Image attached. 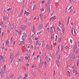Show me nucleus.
<instances>
[{"instance_id": "1", "label": "nucleus", "mask_w": 79, "mask_h": 79, "mask_svg": "<svg viewBox=\"0 0 79 79\" xmlns=\"http://www.w3.org/2000/svg\"><path fill=\"white\" fill-rule=\"evenodd\" d=\"M27 27V26L25 25H22L20 27V28L21 29V30H23V31L26 30V29Z\"/></svg>"}, {"instance_id": "2", "label": "nucleus", "mask_w": 79, "mask_h": 79, "mask_svg": "<svg viewBox=\"0 0 79 79\" xmlns=\"http://www.w3.org/2000/svg\"><path fill=\"white\" fill-rule=\"evenodd\" d=\"M56 63L58 67H60V66H61V64L60 63L59 60H56Z\"/></svg>"}, {"instance_id": "3", "label": "nucleus", "mask_w": 79, "mask_h": 79, "mask_svg": "<svg viewBox=\"0 0 79 79\" xmlns=\"http://www.w3.org/2000/svg\"><path fill=\"white\" fill-rule=\"evenodd\" d=\"M69 58H73V59H75L76 57L74 56V55L73 54H72L69 55Z\"/></svg>"}, {"instance_id": "4", "label": "nucleus", "mask_w": 79, "mask_h": 79, "mask_svg": "<svg viewBox=\"0 0 79 79\" xmlns=\"http://www.w3.org/2000/svg\"><path fill=\"white\" fill-rule=\"evenodd\" d=\"M10 60H11V63H12V61L13 60V54H11L10 56Z\"/></svg>"}, {"instance_id": "5", "label": "nucleus", "mask_w": 79, "mask_h": 79, "mask_svg": "<svg viewBox=\"0 0 79 79\" xmlns=\"http://www.w3.org/2000/svg\"><path fill=\"white\" fill-rule=\"evenodd\" d=\"M73 73H75L77 76H78V73L77 72V70L76 69H73Z\"/></svg>"}, {"instance_id": "6", "label": "nucleus", "mask_w": 79, "mask_h": 79, "mask_svg": "<svg viewBox=\"0 0 79 79\" xmlns=\"http://www.w3.org/2000/svg\"><path fill=\"white\" fill-rule=\"evenodd\" d=\"M51 4V2L50 0H48L47 2L48 6H50V4Z\"/></svg>"}, {"instance_id": "7", "label": "nucleus", "mask_w": 79, "mask_h": 79, "mask_svg": "<svg viewBox=\"0 0 79 79\" xmlns=\"http://www.w3.org/2000/svg\"><path fill=\"white\" fill-rule=\"evenodd\" d=\"M44 61H42L41 63L40 62L39 65V67H41V66H42V65L44 64Z\"/></svg>"}, {"instance_id": "8", "label": "nucleus", "mask_w": 79, "mask_h": 79, "mask_svg": "<svg viewBox=\"0 0 79 79\" xmlns=\"http://www.w3.org/2000/svg\"><path fill=\"white\" fill-rule=\"evenodd\" d=\"M50 32L51 35H52L53 33V27H51Z\"/></svg>"}, {"instance_id": "9", "label": "nucleus", "mask_w": 79, "mask_h": 79, "mask_svg": "<svg viewBox=\"0 0 79 79\" xmlns=\"http://www.w3.org/2000/svg\"><path fill=\"white\" fill-rule=\"evenodd\" d=\"M50 6H48V13H50Z\"/></svg>"}, {"instance_id": "10", "label": "nucleus", "mask_w": 79, "mask_h": 79, "mask_svg": "<svg viewBox=\"0 0 79 79\" xmlns=\"http://www.w3.org/2000/svg\"><path fill=\"white\" fill-rule=\"evenodd\" d=\"M1 71L2 73L4 74L5 73V69H2Z\"/></svg>"}, {"instance_id": "11", "label": "nucleus", "mask_w": 79, "mask_h": 79, "mask_svg": "<svg viewBox=\"0 0 79 79\" xmlns=\"http://www.w3.org/2000/svg\"><path fill=\"white\" fill-rule=\"evenodd\" d=\"M74 48V52H76V49H77V45H75L74 47H73Z\"/></svg>"}, {"instance_id": "12", "label": "nucleus", "mask_w": 79, "mask_h": 79, "mask_svg": "<svg viewBox=\"0 0 79 79\" xmlns=\"http://www.w3.org/2000/svg\"><path fill=\"white\" fill-rule=\"evenodd\" d=\"M42 28V24H40L39 25V29H41Z\"/></svg>"}, {"instance_id": "13", "label": "nucleus", "mask_w": 79, "mask_h": 79, "mask_svg": "<svg viewBox=\"0 0 79 79\" xmlns=\"http://www.w3.org/2000/svg\"><path fill=\"white\" fill-rule=\"evenodd\" d=\"M56 18L55 17V16H54L50 18V20H51V19H52V20H55Z\"/></svg>"}, {"instance_id": "14", "label": "nucleus", "mask_w": 79, "mask_h": 79, "mask_svg": "<svg viewBox=\"0 0 79 79\" xmlns=\"http://www.w3.org/2000/svg\"><path fill=\"white\" fill-rule=\"evenodd\" d=\"M61 57V54H59V56L57 57V60H60V58Z\"/></svg>"}, {"instance_id": "15", "label": "nucleus", "mask_w": 79, "mask_h": 79, "mask_svg": "<svg viewBox=\"0 0 79 79\" xmlns=\"http://www.w3.org/2000/svg\"><path fill=\"white\" fill-rule=\"evenodd\" d=\"M29 12L26 11H25V13H24V15H25V14L27 15V16H28L29 15Z\"/></svg>"}, {"instance_id": "16", "label": "nucleus", "mask_w": 79, "mask_h": 79, "mask_svg": "<svg viewBox=\"0 0 79 79\" xmlns=\"http://www.w3.org/2000/svg\"><path fill=\"white\" fill-rule=\"evenodd\" d=\"M76 52V54H77L78 53H79V48H77L76 51V52Z\"/></svg>"}, {"instance_id": "17", "label": "nucleus", "mask_w": 79, "mask_h": 79, "mask_svg": "<svg viewBox=\"0 0 79 79\" xmlns=\"http://www.w3.org/2000/svg\"><path fill=\"white\" fill-rule=\"evenodd\" d=\"M23 37H24L25 38V37L26 38L27 37V35H26V33H24L23 34Z\"/></svg>"}, {"instance_id": "18", "label": "nucleus", "mask_w": 79, "mask_h": 79, "mask_svg": "<svg viewBox=\"0 0 79 79\" xmlns=\"http://www.w3.org/2000/svg\"><path fill=\"white\" fill-rule=\"evenodd\" d=\"M0 25L2 27H3L4 26V25H3V22H1L0 23Z\"/></svg>"}, {"instance_id": "19", "label": "nucleus", "mask_w": 79, "mask_h": 79, "mask_svg": "<svg viewBox=\"0 0 79 79\" xmlns=\"http://www.w3.org/2000/svg\"><path fill=\"white\" fill-rule=\"evenodd\" d=\"M46 48H48V50L50 49V46H49L48 44L46 45Z\"/></svg>"}, {"instance_id": "20", "label": "nucleus", "mask_w": 79, "mask_h": 79, "mask_svg": "<svg viewBox=\"0 0 79 79\" xmlns=\"http://www.w3.org/2000/svg\"><path fill=\"white\" fill-rule=\"evenodd\" d=\"M72 69H77V67L75 66L71 67Z\"/></svg>"}, {"instance_id": "21", "label": "nucleus", "mask_w": 79, "mask_h": 79, "mask_svg": "<svg viewBox=\"0 0 79 79\" xmlns=\"http://www.w3.org/2000/svg\"><path fill=\"white\" fill-rule=\"evenodd\" d=\"M57 30L60 32H61V30L60 29V28L59 27H57Z\"/></svg>"}, {"instance_id": "22", "label": "nucleus", "mask_w": 79, "mask_h": 79, "mask_svg": "<svg viewBox=\"0 0 79 79\" xmlns=\"http://www.w3.org/2000/svg\"><path fill=\"white\" fill-rule=\"evenodd\" d=\"M74 28H72L71 29V32L73 35V29Z\"/></svg>"}, {"instance_id": "23", "label": "nucleus", "mask_w": 79, "mask_h": 79, "mask_svg": "<svg viewBox=\"0 0 79 79\" xmlns=\"http://www.w3.org/2000/svg\"><path fill=\"white\" fill-rule=\"evenodd\" d=\"M23 43H24V41H21L20 44H19V45H20L21 46V44H23Z\"/></svg>"}, {"instance_id": "24", "label": "nucleus", "mask_w": 79, "mask_h": 79, "mask_svg": "<svg viewBox=\"0 0 79 79\" xmlns=\"http://www.w3.org/2000/svg\"><path fill=\"white\" fill-rule=\"evenodd\" d=\"M4 19V20H6V19H8V17H6L5 16H4L3 17Z\"/></svg>"}, {"instance_id": "25", "label": "nucleus", "mask_w": 79, "mask_h": 79, "mask_svg": "<svg viewBox=\"0 0 79 79\" xmlns=\"http://www.w3.org/2000/svg\"><path fill=\"white\" fill-rule=\"evenodd\" d=\"M40 11H44V9L42 8V9H40Z\"/></svg>"}, {"instance_id": "26", "label": "nucleus", "mask_w": 79, "mask_h": 79, "mask_svg": "<svg viewBox=\"0 0 79 79\" xmlns=\"http://www.w3.org/2000/svg\"><path fill=\"white\" fill-rule=\"evenodd\" d=\"M37 6V4L34 5L33 6L34 8H35L36 7V6Z\"/></svg>"}, {"instance_id": "27", "label": "nucleus", "mask_w": 79, "mask_h": 79, "mask_svg": "<svg viewBox=\"0 0 79 79\" xmlns=\"http://www.w3.org/2000/svg\"><path fill=\"white\" fill-rule=\"evenodd\" d=\"M14 76V74H13L12 75L10 76V77L11 79L13 78V77Z\"/></svg>"}, {"instance_id": "28", "label": "nucleus", "mask_w": 79, "mask_h": 79, "mask_svg": "<svg viewBox=\"0 0 79 79\" xmlns=\"http://www.w3.org/2000/svg\"><path fill=\"white\" fill-rule=\"evenodd\" d=\"M79 63V61L78 60H77V66H78Z\"/></svg>"}, {"instance_id": "29", "label": "nucleus", "mask_w": 79, "mask_h": 79, "mask_svg": "<svg viewBox=\"0 0 79 79\" xmlns=\"http://www.w3.org/2000/svg\"><path fill=\"white\" fill-rule=\"evenodd\" d=\"M65 30V28H62L63 33H64V31Z\"/></svg>"}, {"instance_id": "30", "label": "nucleus", "mask_w": 79, "mask_h": 79, "mask_svg": "<svg viewBox=\"0 0 79 79\" xmlns=\"http://www.w3.org/2000/svg\"><path fill=\"white\" fill-rule=\"evenodd\" d=\"M54 36V34H52V35L51 36L52 40V39H53V38Z\"/></svg>"}, {"instance_id": "31", "label": "nucleus", "mask_w": 79, "mask_h": 79, "mask_svg": "<svg viewBox=\"0 0 79 79\" xmlns=\"http://www.w3.org/2000/svg\"><path fill=\"white\" fill-rule=\"evenodd\" d=\"M28 24L29 26H31V23L28 22Z\"/></svg>"}, {"instance_id": "32", "label": "nucleus", "mask_w": 79, "mask_h": 79, "mask_svg": "<svg viewBox=\"0 0 79 79\" xmlns=\"http://www.w3.org/2000/svg\"><path fill=\"white\" fill-rule=\"evenodd\" d=\"M68 74L69 76V77H70V72L69 71H68Z\"/></svg>"}, {"instance_id": "33", "label": "nucleus", "mask_w": 79, "mask_h": 79, "mask_svg": "<svg viewBox=\"0 0 79 79\" xmlns=\"http://www.w3.org/2000/svg\"><path fill=\"white\" fill-rule=\"evenodd\" d=\"M23 9H22L20 12V14H23Z\"/></svg>"}, {"instance_id": "34", "label": "nucleus", "mask_w": 79, "mask_h": 79, "mask_svg": "<svg viewBox=\"0 0 79 79\" xmlns=\"http://www.w3.org/2000/svg\"><path fill=\"white\" fill-rule=\"evenodd\" d=\"M43 16V15H42V14H40V17L41 18H42Z\"/></svg>"}, {"instance_id": "35", "label": "nucleus", "mask_w": 79, "mask_h": 79, "mask_svg": "<svg viewBox=\"0 0 79 79\" xmlns=\"http://www.w3.org/2000/svg\"><path fill=\"white\" fill-rule=\"evenodd\" d=\"M44 64L45 66H47V62H45V61L44 62Z\"/></svg>"}, {"instance_id": "36", "label": "nucleus", "mask_w": 79, "mask_h": 79, "mask_svg": "<svg viewBox=\"0 0 79 79\" xmlns=\"http://www.w3.org/2000/svg\"><path fill=\"white\" fill-rule=\"evenodd\" d=\"M32 68H36V66L34 65H33L32 66Z\"/></svg>"}, {"instance_id": "37", "label": "nucleus", "mask_w": 79, "mask_h": 79, "mask_svg": "<svg viewBox=\"0 0 79 79\" xmlns=\"http://www.w3.org/2000/svg\"><path fill=\"white\" fill-rule=\"evenodd\" d=\"M59 42H61V38H60L59 39Z\"/></svg>"}, {"instance_id": "38", "label": "nucleus", "mask_w": 79, "mask_h": 79, "mask_svg": "<svg viewBox=\"0 0 79 79\" xmlns=\"http://www.w3.org/2000/svg\"><path fill=\"white\" fill-rule=\"evenodd\" d=\"M11 42H13V39L12 37H11Z\"/></svg>"}, {"instance_id": "39", "label": "nucleus", "mask_w": 79, "mask_h": 79, "mask_svg": "<svg viewBox=\"0 0 79 79\" xmlns=\"http://www.w3.org/2000/svg\"><path fill=\"white\" fill-rule=\"evenodd\" d=\"M49 27H48L47 30L48 31V32H50V30H49Z\"/></svg>"}, {"instance_id": "40", "label": "nucleus", "mask_w": 79, "mask_h": 79, "mask_svg": "<svg viewBox=\"0 0 79 79\" xmlns=\"http://www.w3.org/2000/svg\"><path fill=\"white\" fill-rule=\"evenodd\" d=\"M12 10V9L9 8L7 10V11H9L10 10Z\"/></svg>"}, {"instance_id": "41", "label": "nucleus", "mask_w": 79, "mask_h": 79, "mask_svg": "<svg viewBox=\"0 0 79 79\" xmlns=\"http://www.w3.org/2000/svg\"><path fill=\"white\" fill-rule=\"evenodd\" d=\"M22 31L21 30L19 31V32H18L19 34H21Z\"/></svg>"}, {"instance_id": "42", "label": "nucleus", "mask_w": 79, "mask_h": 79, "mask_svg": "<svg viewBox=\"0 0 79 79\" xmlns=\"http://www.w3.org/2000/svg\"><path fill=\"white\" fill-rule=\"evenodd\" d=\"M4 34H5V33L3 32H2V36L3 37V35H4Z\"/></svg>"}, {"instance_id": "43", "label": "nucleus", "mask_w": 79, "mask_h": 79, "mask_svg": "<svg viewBox=\"0 0 79 79\" xmlns=\"http://www.w3.org/2000/svg\"><path fill=\"white\" fill-rule=\"evenodd\" d=\"M31 37L32 39H34V36L33 35L31 36Z\"/></svg>"}, {"instance_id": "44", "label": "nucleus", "mask_w": 79, "mask_h": 79, "mask_svg": "<svg viewBox=\"0 0 79 79\" xmlns=\"http://www.w3.org/2000/svg\"><path fill=\"white\" fill-rule=\"evenodd\" d=\"M3 58V57H2L1 56H0V60L1 59H2Z\"/></svg>"}, {"instance_id": "45", "label": "nucleus", "mask_w": 79, "mask_h": 79, "mask_svg": "<svg viewBox=\"0 0 79 79\" xmlns=\"http://www.w3.org/2000/svg\"><path fill=\"white\" fill-rule=\"evenodd\" d=\"M2 61L3 62H5V58H3V59H2Z\"/></svg>"}, {"instance_id": "46", "label": "nucleus", "mask_w": 79, "mask_h": 79, "mask_svg": "<svg viewBox=\"0 0 79 79\" xmlns=\"http://www.w3.org/2000/svg\"><path fill=\"white\" fill-rule=\"evenodd\" d=\"M39 44V41H37L36 43V45H37Z\"/></svg>"}, {"instance_id": "47", "label": "nucleus", "mask_w": 79, "mask_h": 79, "mask_svg": "<svg viewBox=\"0 0 79 79\" xmlns=\"http://www.w3.org/2000/svg\"><path fill=\"white\" fill-rule=\"evenodd\" d=\"M24 37H23V36L22 37V40H24Z\"/></svg>"}, {"instance_id": "48", "label": "nucleus", "mask_w": 79, "mask_h": 79, "mask_svg": "<svg viewBox=\"0 0 79 79\" xmlns=\"http://www.w3.org/2000/svg\"><path fill=\"white\" fill-rule=\"evenodd\" d=\"M61 22H60V21H59V26H61Z\"/></svg>"}, {"instance_id": "49", "label": "nucleus", "mask_w": 79, "mask_h": 79, "mask_svg": "<svg viewBox=\"0 0 79 79\" xmlns=\"http://www.w3.org/2000/svg\"><path fill=\"white\" fill-rule=\"evenodd\" d=\"M6 44H8V43L9 42V41H8V40H7L6 41Z\"/></svg>"}, {"instance_id": "50", "label": "nucleus", "mask_w": 79, "mask_h": 79, "mask_svg": "<svg viewBox=\"0 0 79 79\" xmlns=\"http://www.w3.org/2000/svg\"><path fill=\"white\" fill-rule=\"evenodd\" d=\"M69 19H70V16H69L68 19V21H69Z\"/></svg>"}, {"instance_id": "51", "label": "nucleus", "mask_w": 79, "mask_h": 79, "mask_svg": "<svg viewBox=\"0 0 79 79\" xmlns=\"http://www.w3.org/2000/svg\"><path fill=\"white\" fill-rule=\"evenodd\" d=\"M44 32V31L43 30H41L40 31V33H43Z\"/></svg>"}, {"instance_id": "52", "label": "nucleus", "mask_w": 79, "mask_h": 79, "mask_svg": "<svg viewBox=\"0 0 79 79\" xmlns=\"http://www.w3.org/2000/svg\"><path fill=\"white\" fill-rule=\"evenodd\" d=\"M39 39L37 37H36V38H35V40H37Z\"/></svg>"}, {"instance_id": "53", "label": "nucleus", "mask_w": 79, "mask_h": 79, "mask_svg": "<svg viewBox=\"0 0 79 79\" xmlns=\"http://www.w3.org/2000/svg\"><path fill=\"white\" fill-rule=\"evenodd\" d=\"M23 7H24L25 6V3H23Z\"/></svg>"}, {"instance_id": "54", "label": "nucleus", "mask_w": 79, "mask_h": 79, "mask_svg": "<svg viewBox=\"0 0 79 79\" xmlns=\"http://www.w3.org/2000/svg\"><path fill=\"white\" fill-rule=\"evenodd\" d=\"M33 30H35V27L34 25L33 26Z\"/></svg>"}, {"instance_id": "55", "label": "nucleus", "mask_w": 79, "mask_h": 79, "mask_svg": "<svg viewBox=\"0 0 79 79\" xmlns=\"http://www.w3.org/2000/svg\"><path fill=\"white\" fill-rule=\"evenodd\" d=\"M48 58V56H46L45 57V59L46 60H47Z\"/></svg>"}, {"instance_id": "56", "label": "nucleus", "mask_w": 79, "mask_h": 79, "mask_svg": "<svg viewBox=\"0 0 79 79\" xmlns=\"http://www.w3.org/2000/svg\"><path fill=\"white\" fill-rule=\"evenodd\" d=\"M74 32L75 34V36H76V31L75 30H74Z\"/></svg>"}, {"instance_id": "57", "label": "nucleus", "mask_w": 79, "mask_h": 79, "mask_svg": "<svg viewBox=\"0 0 79 79\" xmlns=\"http://www.w3.org/2000/svg\"><path fill=\"white\" fill-rule=\"evenodd\" d=\"M25 76L26 77H27V76H28L27 74H27H25Z\"/></svg>"}, {"instance_id": "58", "label": "nucleus", "mask_w": 79, "mask_h": 79, "mask_svg": "<svg viewBox=\"0 0 79 79\" xmlns=\"http://www.w3.org/2000/svg\"><path fill=\"white\" fill-rule=\"evenodd\" d=\"M54 73L53 74V75L54 76H55V70H54Z\"/></svg>"}, {"instance_id": "59", "label": "nucleus", "mask_w": 79, "mask_h": 79, "mask_svg": "<svg viewBox=\"0 0 79 79\" xmlns=\"http://www.w3.org/2000/svg\"><path fill=\"white\" fill-rule=\"evenodd\" d=\"M70 42L71 43H73V40H72L71 39L70 40Z\"/></svg>"}, {"instance_id": "60", "label": "nucleus", "mask_w": 79, "mask_h": 79, "mask_svg": "<svg viewBox=\"0 0 79 79\" xmlns=\"http://www.w3.org/2000/svg\"><path fill=\"white\" fill-rule=\"evenodd\" d=\"M46 27H48V24H47L46 26Z\"/></svg>"}, {"instance_id": "61", "label": "nucleus", "mask_w": 79, "mask_h": 79, "mask_svg": "<svg viewBox=\"0 0 79 79\" xmlns=\"http://www.w3.org/2000/svg\"><path fill=\"white\" fill-rule=\"evenodd\" d=\"M25 52H27L28 51V50L27 49H26V48H25Z\"/></svg>"}, {"instance_id": "62", "label": "nucleus", "mask_w": 79, "mask_h": 79, "mask_svg": "<svg viewBox=\"0 0 79 79\" xmlns=\"http://www.w3.org/2000/svg\"><path fill=\"white\" fill-rule=\"evenodd\" d=\"M72 7H70V8H69V10H70L71 8H72Z\"/></svg>"}, {"instance_id": "63", "label": "nucleus", "mask_w": 79, "mask_h": 79, "mask_svg": "<svg viewBox=\"0 0 79 79\" xmlns=\"http://www.w3.org/2000/svg\"><path fill=\"white\" fill-rule=\"evenodd\" d=\"M27 21H28V20H27V19H26L25 20V22H27Z\"/></svg>"}, {"instance_id": "64", "label": "nucleus", "mask_w": 79, "mask_h": 79, "mask_svg": "<svg viewBox=\"0 0 79 79\" xmlns=\"http://www.w3.org/2000/svg\"><path fill=\"white\" fill-rule=\"evenodd\" d=\"M68 48H69V47L68 46H66L65 47V48H66L67 49H68Z\"/></svg>"}]
</instances>
